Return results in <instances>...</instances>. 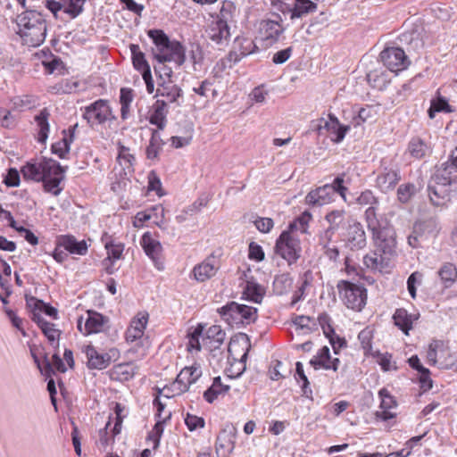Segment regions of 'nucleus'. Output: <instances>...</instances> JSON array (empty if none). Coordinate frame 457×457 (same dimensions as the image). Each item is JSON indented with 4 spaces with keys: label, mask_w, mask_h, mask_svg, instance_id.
Instances as JSON below:
<instances>
[{
    "label": "nucleus",
    "mask_w": 457,
    "mask_h": 457,
    "mask_svg": "<svg viewBox=\"0 0 457 457\" xmlns=\"http://www.w3.org/2000/svg\"><path fill=\"white\" fill-rule=\"evenodd\" d=\"M147 191L155 192L159 197L166 195V192L162 187L161 179L155 175V173H149L148 175Z\"/></svg>",
    "instance_id": "nucleus-57"
},
{
    "label": "nucleus",
    "mask_w": 457,
    "mask_h": 457,
    "mask_svg": "<svg viewBox=\"0 0 457 457\" xmlns=\"http://www.w3.org/2000/svg\"><path fill=\"white\" fill-rule=\"evenodd\" d=\"M391 259L374 250L371 253H368L363 257V263L366 268L372 270L383 271L389 268Z\"/></svg>",
    "instance_id": "nucleus-29"
},
{
    "label": "nucleus",
    "mask_w": 457,
    "mask_h": 457,
    "mask_svg": "<svg viewBox=\"0 0 457 457\" xmlns=\"http://www.w3.org/2000/svg\"><path fill=\"white\" fill-rule=\"evenodd\" d=\"M295 379L300 382L302 381V390L305 396L309 397L312 395V391L310 387V382L303 370V365L301 361L295 363Z\"/></svg>",
    "instance_id": "nucleus-48"
},
{
    "label": "nucleus",
    "mask_w": 457,
    "mask_h": 457,
    "mask_svg": "<svg viewBox=\"0 0 457 457\" xmlns=\"http://www.w3.org/2000/svg\"><path fill=\"white\" fill-rule=\"evenodd\" d=\"M26 180L42 182L45 191L58 195L62 187L61 182L64 179L63 173H22Z\"/></svg>",
    "instance_id": "nucleus-13"
},
{
    "label": "nucleus",
    "mask_w": 457,
    "mask_h": 457,
    "mask_svg": "<svg viewBox=\"0 0 457 457\" xmlns=\"http://www.w3.org/2000/svg\"><path fill=\"white\" fill-rule=\"evenodd\" d=\"M435 343L438 344V350H436V359L438 360V366L441 369H445V363L449 364L452 359V354L449 353V349L444 341L435 340Z\"/></svg>",
    "instance_id": "nucleus-50"
},
{
    "label": "nucleus",
    "mask_w": 457,
    "mask_h": 457,
    "mask_svg": "<svg viewBox=\"0 0 457 457\" xmlns=\"http://www.w3.org/2000/svg\"><path fill=\"white\" fill-rule=\"evenodd\" d=\"M439 223L436 218L419 220L413 225V233L420 237H435L439 231Z\"/></svg>",
    "instance_id": "nucleus-31"
},
{
    "label": "nucleus",
    "mask_w": 457,
    "mask_h": 457,
    "mask_svg": "<svg viewBox=\"0 0 457 457\" xmlns=\"http://www.w3.org/2000/svg\"><path fill=\"white\" fill-rule=\"evenodd\" d=\"M346 242L352 250H360L366 246V235L360 222L349 224L346 232Z\"/></svg>",
    "instance_id": "nucleus-20"
},
{
    "label": "nucleus",
    "mask_w": 457,
    "mask_h": 457,
    "mask_svg": "<svg viewBox=\"0 0 457 457\" xmlns=\"http://www.w3.org/2000/svg\"><path fill=\"white\" fill-rule=\"evenodd\" d=\"M233 48L241 53L244 57L259 51V47L255 45L253 40L243 35L235 37Z\"/></svg>",
    "instance_id": "nucleus-35"
},
{
    "label": "nucleus",
    "mask_w": 457,
    "mask_h": 457,
    "mask_svg": "<svg viewBox=\"0 0 457 457\" xmlns=\"http://www.w3.org/2000/svg\"><path fill=\"white\" fill-rule=\"evenodd\" d=\"M128 151V149L122 148L118 155V162L120 166H123V170H129L135 162V157Z\"/></svg>",
    "instance_id": "nucleus-63"
},
{
    "label": "nucleus",
    "mask_w": 457,
    "mask_h": 457,
    "mask_svg": "<svg viewBox=\"0 0 457 457\" xmlns=\"http://www.w3.org/2000/svg\"><path fill=\"white\" fill-rule=\"evenodd\" d=\"M418 315L410 314L403 308L396 309L393 315L395 325L405 335H409V331L412 328L413 321L418 320Z\"/></svg>",
    "instance_id": "nucleus-30"
},
{
    "label": "nucleus",
    "mask_w": 457,
    "mask_h": 457,
    "mask_svg": "<svg viewBox=\"0 0 457 457\" xmlns=\"http://www.w3.org/2000/svg\"><path fill=\"white\" fill-rule=\"evenodd\" d=\"M397 173H379L376 179L377 186L381 191L393 189L398 181Z\"/></svg>",
    "instance_id": "nucleus-44"
},
{
    "label": "nucleus",
    "mask_w": 457,
    "mask_h": 457,
    "mask_svg": "<svg viewBox=\"0 0 457 457\" xmlns=\"http://www.w3.org/2000/svg\"><path fill=\"white\" fill-rule=\"evenodd\" d=\"M367 80L370 87L378 90H383L388 82L385 72L378 71H370L367 74Z\"/></svg>",
    "instance_id": "nucleus-46"
},
{
    "label": "nucleus",
    "mask_w": 457,
    "mask_h": 457,
    "mask_svg": "<svg viewBox=\"0 0 457 457\" xmlns=\"http://www.w3.org/2000/svg\"><path fill=\"white\" fill-rule=\"evenodd\" d=\"M84 353L87 359V367L90 370H104L107 368L112 358L118 355V350L116 348H111L108 353H99L95 346H86Z\"/></svg>",
    "instance_id": "nucleus-14"
},
{
    "label": "nucleus",
    "mask_w": 457,
    "mask_h": 457,
    "mask_svg": "<svg viewBox=\"0 0 457 457\" xmlns=\"http://www.w3.org/2000/svg\"><path fill=\"white\" fill-rule=\"evenodd\" d=\"M15 22L18 26L17 34L29 46H39L44 43L47 24L45 15L33 8H26L17 15Z\"/></svg>",
    "instance_id": "nucleus-3"
},
{
    "label": "nucleus",
    "mask_w": 457,
    "mask_h": 457,
    "mask_svg": "<svg viewBox=\"0 0 457 457\" xmlns=\"http://www.w3.org/2000/svg\"><path fill=\"white\" fill-rule=\"evenodd\" d=\"M185 424L190 431L204 427V420L202 417L187 413L185 418Z\"/></svg>",
    "instance_id": "nucleus-60"
},
{
    "label": "nucleus",
    "mask_w": 457,
    "mask_h": 457,
    "mask_svg": "<svg viewBox=\"0 0 457 457\" xmlns=\"http://www.w3.org/2000/svg\"><path fill=\"white\" fill-rule=\"evenodd\" d=\"M379 59L392 72H399L408 68L411 62L405 52L398 46L386 47L379 54Z\"/></svg>",
    "instance_id": "nucleus-10"
},
{
    "label": "nucleus",
    "mask_w": 457,
    "mask_h": 457,
    "mask_svg": "<svg viewBox=\"0 0 457 457\" xmlns=\"http://www.w3.org/2000/svg\"><path fill=\"white\" fill-rule=\"evenodd\" d=\"M325 219L329 223V228L337 230L344 223L345 212L340 210L332 211L326 215Z\"/></svg>",
    "instance_id": "nucleus-52"
},
{
    "label": "nucleus",
    "mask_w": 457,
    "mask_h": 457,
    "mask_svg": "<svg viewBox=\"0 0 457 457\" xmlns=\"http://www.w3.org/2000/svg\"><path fill=\"white\" fill-rule=\"evenodd\" d=\"M204 51L199 43H195L191 46L190 59L193 64H202L204 62Z\"/></svg>",
    "instance_id": "nucleus-64"
},
{
    "label": "nucleus",
    "mask_w": 457,
    "mask_h": 457,
    "mask_svg": "<svg viewBox=\"0 0 457 457\" xmlns=\"http://www.w3.org/2000/svg\"><path fill=\"white\" fill-rule=\"evenodd\" d=\"M229 386L223 385L220 377L213 379L212 385L204 393V398L206 402L213 403L218 395L227 393Z\"/></svg>",
    "instance_id": "nucleus-40"
},
{
    "label": "nucleus",
    "mask_w": 457,
    "mask_h": 457,
    "mask_svg": "<svg viewBox=\"0 0 457 457\" xmlns=\"http://www.w3.org/2000/svg\"><path fill=\"white\" fill-rule=\"evenodd\" d=\"M337 287L347 308L358 312L362 310L367 301V289L364 286L340 280Z\"/></svg>",
    "instance_id": "nucleus-5"
},
{
    "label": "nucleus",
    "mask_w": 457,
    "mask_h": 457,
    "mask_svg": "<svg viewBox=\"0 0 457 457\" xmlns=\"http://www.w3.org/2000/svg\"><path fill=\"white\" fill-rule=\"evenodd\" d=\"M154 46L149 49L151 56L156 62H174L178 67L182 66L187 60L185 46L170 37L161 29H151L146 31Z\"/></svg>",
    "instance_id": "nucleus-1"
},
{
    "label": "nucleus",
    "mask_w": 457,
    "mask_h": 457,
    "mask_svg": "<svg viewBox=\"0 0 457 457\" xmlns=\"http://www.w3.org/2000/svg\"><path fill=\"white\" fill-rule=\"evenodd\" d=\"M276 16L278 19V21L266 20L261 23V32L263 35V39L269 40L270 44L278 41L284 31L280 25V21H282L280 15L276 14Z\"/></svg>",
    "instance_id": "nucleus-23"
},
{
    "label": "nucleus",
    "mask_w": 457,
    "mask_h": 457,
    "mask_svg": "<svg viewBox=\"0 0 457 457\" xmlns=\"http://www.w3.org/2000/svg\"><path fill=\"white\" fill-rule=\"evenodd\" d=\"M244 295L246 299L255 303H261L265 295V289L262 286L253 280H247L244 288Z\"/></svg>",
    "instance_id": "nucleus-38"
},
{
    "label": "nucleus",
    "mask_w": 457,
    "mask_h": 457,
    "mask_svg": "<svg viewBox=\"0 0 457 457\" xmlns=\"http://www.w3.org/2000/svg\"><path fill=\"white\" fill-rule=\"evenodd\" d=\"M49 116L50 113L46 108L42 109L39 113L35 116V121L39 128L37 141L42 144L46 143L48 137L50 130V125L48 122Z\"/></svg>",
    "instance_id": "nucleus-36"
},
{
    "label": "nucleus",
    "mask_w": 457,
    "mask_h": 457,
    "mask_svg": "<svg viewBox=\"0 0 457 457\" xmlns=\"http://www.w3.org/2000/svg\"><path fill=\"white\" fill-rule=\"evenodd\" d=\"M344 179L340 178L335 179L333 184H326L323 187H320L318 189L320 195L323 197L326 203H328L331 199L332 195L335 192L340 194V195L345 199V191L347 190L345 187L343 186Z\"/></svg>",
    "instance_id": "nucleus-34"
},
{
    "label": "nucleus",
    "mask_w": 457,
    "mask_h": 457,
    "mask_svg": "<svg viewBox=\"0 0 457 457\" xmlns=\"http://www.w3.org/2000/svg\"><path fill=\"white\" fill-rule=\"evenodd\" d=\"M27 305L29 308H34L35 310H38L39 312H44L45 314L52 317L53 319H58V311L56 308L51 306L48 303H46L44 301L39 300L34 296L26 297Z\"/></svg>",
    "instance_id": "nucleus-41"
},
{
    "label": "nucleus",
    "mask_w": 457,
    "mask_h": 457,
    "mask_svg": "<svg viewBox=\"0 0 457 457\" xmlns=\"http://www.w3.org/2000/svg\"><path fill=\"white\" fill-rule=\"evenodd\" d=\"M154 46L149 49L151 56L156 62H174L178 67L182 66L187 60L185 46L170 37L161 29H151L146 31Z\"/></svg>",
    "instance_id": "nucleus-2"
},
{
    "label": "nucleus",
    "mask_w": 457,
    "mask_h": 457,
    "mask_svg": "<svg viewBox=\"0 0 457 457\" xmlns=\"http://www.w3.org/2000/svg\"><path fill=\"white\" fill-rule=\"evenodd\" d=\"M375 250L392 259L395 254V232L390 226H383L371 231Z\"/></svg>",
    "instance_id": "nucleus-9"
},
{
    "label": "nucleus",
    "mask_w": 457,
    "mask_h": 457,
    "mask_svg": "<svg viewBox=\"0 0 457 457\" xmlns=\"http://www.w3.org/2000/svg\"><path fill=\"white\" fill-rule=\"evenodd\" d=\"M80 110L83 111L82 118L91 128L95 125H102L107 121L116 120V116L112 112L109 101L106 99H97Z\"/></svg>",
    "instance_id": "nucleus-7"
},
{
    "label": "nucleus",
    "mask_w": 457,
    "mask_h": 457,
    "mask_svg": "<svg viewBox=\"0 0 457 457\" xmlns=\"http://www.w3.org/2000/svg\"><path fill=\"white\" fill-rule=\"evenodd\" d=\"M430 102L438 112L452 113L455 112V109L449 104L448 100L439 93H437L436 97L433 98Z\"/></svg>",
    "instance_id": "nucleus-56"
},
{
    "label": "nucleus",
    "mask_w": 457,
    "mask_h": 457,
    "mask_svg": "<svg viewBox=\"0 0 457 457\" xmlns=\"http://www.w3.org/2000/svg\"><path fill=\"white\" fill-rule=\"evenodd\" d=\"M207 37L217 46H228L230 38V27L225 22L212 21L205 29Z\"/></svg>",
    "instance_id": "nucleus-16"
},
{
    "label": "nucleus",
    "mask_w": 457,
    "mask_h": 457,
    "mask_svg": "<svg viewBox=\"0 0 457 457\" xmlns=\"http://www.w3.org/2000/svg\"><path fill=\"white\" fill-rule=\"evenodd\" d=\"M449 174L450 173H434L431 176L428 183H433L437 187H444L449 188V186L452 183V179L449 177Z\"/></svg>",
    "instance_id": "nucleus-61"
},
{
    "label": "nucleus",
    "mask_w": 457,
    "mask_h": 457,
    "mask_svg": "<svg viewBox=\"0 0 457 457\" xmlns=\"http://www.w3.org/2000/svg\"><path fill=\"white\" fill-rule=\"evenodd\" d=\"M292 279L288 274H280L275 277L273 281L274 291L278 295H283L290 287Z\"/></svg>",
    "instance_id": "nucleus-51"
},
{
    "label": "nucleus",
    "mask_w": 457,
    "mask_h": 457,
    "mask_svg": "<svg viewBox=\"0 0 457 457\" xmlns=\"http://www.w3.org/2000/svg\"><path fill=\"white\" fill-rule=\"evenodd\" d=\"M318 4L312 0H294L292 21L302 19L309 14L316 12Z\"/></svg>",
    "instance_id": "nucleus-32"
},
{
    "label": "nucleus",
    "mask_w": 457,
    "mask_h": 457,
    "mask_svg": "<svg viewBox=\"0 0 457 457\" xmlns=\"http://www.w3.org/2000/svg\"><path fill=\"white\" fill-rule=\"evenodd\" d=\"M407 152L412 158L420 160L432 154V148L425 140L413 137L408 143Z\"/></svg>",
    "instance_id": "nucleus-25"
},
{
    "label": "nucleus",
    "mask_w": 457,
    "mask_h": 457,
    "mask_svg": "<svg viewBox=\"0 0 457 457\" xmlns=\"http://www.w3.org/2000/svg\"><path fill=\"white\" fill-rule=\"evenodd\" d=\"M43 334L46 337L51 345H55L57 347L59 345V337L61 335V330L57 329L53 323L45 324V326L40 328Z\"/></svg>",
    "instance_id": "nucleus-53"
},
{
    "label": "nucleus",
    "mask_w": 457,
    "mask_h": 457,
    "mask_svg": "<svg viewBox=\"0 0 457 457\" xmlns=\"http://www.w3.org/2000/svg\"><path fill=\"white\" fill-rule=\"evenodd\" d=\"M344 112L345 114H349L352 117L350 123L347 124L350 125V128L352 126L357 128L365 123L353 105L344 108Z\"/></svg>",
    "instance_id": "nucleus-62"
},
{
    "label": "nucleus",
    "mask_w": 457,
    "mask_h": 457,
    "mask_svg": "<svg viewBox=\"0 0 457 457\" xmlns=\"http://www.w3.org/2000/svg\"><path fill=\"white\" fill-rule=\"evenodd\" d=\"M105 248L107 250L108 256L104 260V264L107 262H111L112 259L114 261L120 259L124 250V245L122 244H113L111 242L105 244Z\"/></svg>",
    "instance_id": "nucleus-55"
},
{
    "label": "nucleus",
    "mask_w": 457,
    "mask_h": 457,
    "mask_svg": "<svg viewBox=\"0 0 457 457\" xmlns=\"http://www.w3.org/2000/svg\"><path fill=\"white\" fill-rule=\"evenodd\" d=\"M226 337L225 331L219 325H212L205 331L203 337V346L209 348V350L218 349Z\"/></svg>",
    "instance_id": "nucleus-22"
},
{
    "label": "nucleus",
    "mask_w": 457,
    "mask_h": 457,
    "mask_svg": "<svg viewBox=\"0 0 457 457\" xmlns=\"http://www.w3.org/2000/svg\"><path fill=\"white\" fill-rule=\"evenodd\" d=\"M108 322V317L96 311L88 310L85 322L83 323V317H80L78 320L77 328L80 333L88 336L103 332L107 327Z\"/></svg>",
    "instance_id": "nucleus-11"
},
{
    "label": "nucleus",
    "mask_w": 457,
    "mask_h": 457,
    "mask_svg": "<svg viewBox=\"0 0 457 457\" xmlns=\"http://www.w3.org/2000/svg\"><path fill=\"white\" fill-rule=\"evenodd\" d=\"M235 436L231 432L223 429L216 439L215 449L218 457H228L234 448Z\"/></svg>",
    "instance_id": "nucleus-26"
},
{
    "label": "nucleus",
    "mask_w": 457,
    "mask_h": 457,
    "mask_svg": "<svg viewBox=\"0 0 457 457\" xmlns=\"http://www.w3.org/2000/svg\"><path fill=\"white\" fill-rule=\"evenodd\" d=\"M140 244L145 253V254L154 262L155 267L158 270H162V262H160L161 253L162 246L161 243L154 239L150 232H145L142 237Z\"/></svg>",
    "instance_id": "nucleus-18"
},
{
    "label": "nucleus",
    "mask_w": 457,
    "mask_h": 457,
    "mask_svg": "<svg viewBox=\"0 0 457 457\" xmlns=\"http://www.w3.org/2000/svg\"><path fill=\"white\" fill-rule=\"evenodd\" d=\"M236 11V6L231 1H223L222 5L220 9L219 13L216 14L215 21L225 22V24H228V22L233 18V13Z\"/></svg>",
    "instance_id": "nucleus-47"
},
{
    "label": "nucleus",
    "mask_w": 457,
    "mask_h": 457,
    "mask_svg": "<svg viewBox=\"0 0 457 457\" xmlns=\"http://www.w3.org/2000/svg\"><path fill=\"white\" fill-rule=\"evenodd\" d=\"M379 398L381 399L379 409H393L396 407L395 398L389 394L386 388H382L378 392Z\"/></svg>",
    "instance_id": "nucleus-58"
},
{
    "label": "nucleus",
    "mask_w": 457,
    "mask_h": 457,
    "mask_svg": "<svg viewBox=\"0 0 457 457\" xmlns=\"http://www.w3.org/2000/svg\"><path fill=\"white\" fill-rule=\"evenodd\" d=\"M183 90L173 81L157 82V89L155 96H162L168 99L169 103L180 106L183 99Z\"/></svg>",
    "instance_id": "nucleus-19"
},
{
    "label": "nucleus",
    "mask_w": 457,
    "mask_h": 457,
    "mask_svg": "<svg viewBox=\"0 0 457 457\" xmlns=\"http://www.w3.org/2000/svg\"><path fill=\"white\" fill-rule=\"evenodd\" d=\"M428 191L431 203L434 205L440 206L444 204L445 200L447 198L449 188L428 183Z\"/></svg>",
    "instance_id": "nucleus-42"
},
{
    "label": "nucleus",
    "mask_w": 457,
    "mask_h": 457,
    "mask_svg": "<svg viewBox=\"0 0 457 457\" xmlns=\"http://www.w3.org/2000/svg\"><path fill=\"white\" fill-rule=\"evenodd\" d=\"M221 319L231 327L240 328L250 325L257 320L258 310L255 307L230 302L218 309Z\"/></svg>",
    "instance_id": "nucleus-4"
},
{
    "label": "nucleus",
    "mask_w": 457,
    "mask_h": 457,
    "mask_svg": "<svg viewBox=\"0 0 457 457\" xmlns=\"http://www.w3.org/2000/svg\"><path fill=\"white\" fill-rule=\"evenodd\" d=\"M220 268V262L213 253L206 257L192 270L193 276L198 282H204L215 276Z\"/></svg>",
    "instance_id": "nucleus-15"
},
{
    "label": "nucleus",
    "mask_w": 457,
    "mask_h": 457,
    "mask_svg": "<svg viewBox=\"0 0 457 457\" xmlns=\"http://www.w3.org/2000/svg\"><path fill=\"white\" fill-rule=\"evenodd\" d=\"M149 314L146 312H138L130 321L125 332V339L129 344L135 343L137 346L144 345V335L148 323Z\"/></svg>",
    "instance_id": "nucleus-12"
},
{
    "label": "nucleus",
    "mask_w": 457,
    "mask_h": 457,
    "mask_svg": "<svg viewBox=\"0 0 457 457\" xmlns=\"http://www.w3.org/2000/svg\"><path fill=\"white\" fill-rule=\"evenodd\" d=\"M57 246L69 252L71 254L86 255L88 246L85 240L78 241L72 235H62L57 238Z\"/></svg>",
    "instance_id": "nucleus-21"
},
{
    "label": "nucleus",
    "mask_w": 457,
    "mask_h": 457,
    "mask_svg": "<svg viewBox=\"0 0 457 457\" xmlns=\"http://www.w3.org/2000/svg\"><path fill=\"white\" fill-rule=\"evenodd\" d=\"M328 120L320 118L312 120L310 129L318 135H322L323 130H326L331 141L339 144L350 130V125L341 123L334 113H328Z\"/></svg>",
    "instance_id": "nucleus-6"
},
{
    "label": "nucleus",
    "mask_w": 457,
    "mask_h": 457,
    "mask_svg": "<svg viewBox=\"0 0 457 457\" xmlns=\"http://www.w3.org/2000/svg\"><path fill=\"white\" fill-rule=\"evenodd\" d=\"M190 369L188 367H185L181 370L179 374L177 376L176 382L179 384L181 386L179 387L180 391L185 392L187 391L189 386L192 385L190 380Z\"/></svg>",
    "instance_id": "nucleus-59"
},
{
    "label": "nucleus",
    "mask_w": 457,
    "mask_h": 457,
    "mask_svg": "<svg viewBox=\"0 0 457 457\" xmlns=\"http://www.w3.org/2000/svg\"><path fill=\"white\" fill-rule=\"evenodd\" d=\"M309 363L315 370L323 369L337 371L341 361L338 358H332L329 348L325 345L317 352V353L310 360Z\"/></svg>",
    "instance_id": "nucleus-17"
},
{
    "label": "nucleus",
    "mask_w": 457,
    "mask_h": 457,
    "mask_svg": "<svg viewBox=\"0 0 457 457\" xmlns=\"http://www.w3.org/2000/svg\"><path fill=\"white\" fill-rule=\"evenodd\" d=\"M365 219L368 225V228L370 231L376 230L377 228L383 227L378 219L376 205H371L366 209Z\"/></svg>",
    "instance_id": "nucleus-54"
},
{
    "label": "nucleus",
    "mask_w": 457,
    "mask_h": 457,
    "mask_svg": "<svg viewBox=\"0 0 457 457\" xmlns=\"http://www.w3.org/2000/svg\"><path fill=\"white\" fill-rule=\"evenodd\" d=\"M129 50L131 53V62L133 68L138 71L141 76L152 72L151 66L145 58L144 52L140 50V47L137 44H130Z\"/></svg>",
    "instance_id": "nucleus-24"
},
{
    "label": "nucleus",
    "mask_w": 457,
    "mask_h": 457,
    "mask_svg": "<svg viewBox=\"0 0 457 457\" xmlns=\"http://www.w3.org/2000/svg\"><path fill=\"white\" fill-rule=\"evenodd\" d=\"M275 252L289 264L295 262L302 252L300 239L296 233L290 229L283 231L276 241Z\"/></svg>",
    "instance_id": "nucleus-8"
},
{
    "label": "nucleus",
    "mask_w": 457,
    "mask_h": 457,
    "mask_svg": "<svg viewBox=\"0 0 457 457\" xmlns=\"http://www.w3.org/2000/svg\"><path fill=\"white\" fill-rule=\"evenodd\" d=\"M312 220V214L309 212H303L295 221L290 223L288 229L295 233L299 230L304 234L307 232V226Z\"/></svg>",
    "instance_id": "nucleus-49"
},
{
    "label": "nucleus",
    "mask_w": 457,
    "mask_h": 457,
    "mask_svg": "<svg viewBox=\"0 0 457 457\" xmlns=\"http://www.w3.org/2000/svg\"><path fill=\"white\" fill-rule=\"evenodd\" d=\"M167 103L164 100H157L148 119L150 124L156 126L160 130H163L167 124Z\"/></svg>",
    "instance_id": "nucleus-28"
},
{
    "label": "nucleus",
    "mask_w": 457,
    "mask_h": 457,
    "mask_svg": "<svg viewBox=\"0 0 457 457\" xmlns=\"http://www.w3.org/2000/svg\"><path fill=\"white\" fill-rule=\"evenodd\" d=\"M168 62H161L154 64V71L157 77V82L172 81V68L167 65Z\"/></svg>",
    "instance_id": "nucleus-45"
},
{
    "label": "nucleus",
    "mask_w": 457,
    "mask_h": 457,
    "mask_svg": "<svg viewBox=\"0 0 457 457\" xmlns=\"http://www.w3.org/2000/svg\"><path fill=\"white\" fill-rule=\"evenodd\" d=\"M204 327L202 324H198L195 328H191L188 331V344L187 348L189 352H199L203 345V335Z\"/></svg>",
    "instance_id": "nucleus-39"
},
{
    "label": "nucleus",
    "mask_w": 457,
    "mask_h": 457,
    "mask_svg": "<svg viewBox=\"0 0 457 457\" xmlns=\"http://www.w3.org/2000/svg\"><path fill=\"white\" fill-rule=\"evenodd\" d=\"M78 128V123L69 128V137L66 135L61 140L54 143L51 146L52 153L63 158L70 151L71 144L74 139L75 130Z\"/></svg>",
    "instance_id": "nucleus-33"
},
{
    "label": "nucleus",
    "mask_w": 457,
    "mask_h": 457,
    "mask_svg": "<svg viewBox=\"0 0 457 457\" xmlns=\"http://www.w3.org/2000/svg\"><path fill=\"white\" fill-rule=\"evenodd\" d=\"M54 368L62 373H64L67 370V368L65 367L62 360L59 356L58 353H54L52 357V361H50L47 358V355L46 354L44 356V372L47 377H50L52 374L54 373Z\"/></svg>",
    "instance_id": "nucleus-43"
},
{
    "label": "nucleus",
    "mask_w": 457,
    "mask_h": 457,
    "mask_svg": "<svg viewBox=\"0 0 457 457\" xmlns=\"http://www.w3.org/2000/svg\"><path fill=\"white\" fill-rule=\"evenodd\" d=\"M437 273L445 288L451 287L457 279V268L451 262L443 264Z\"/></svg>",
    "instance_id": "nucleus-37"
},
{
    "label": "nucleus",
    "mask_w": 457,
    "mask_h": 457,
    "mask_svg": "<svg viewBox=\"0 0 457 457\" xmlns=\"http://www.w3.org/2000/svg\"><path fill=\"white\" fill-rule=\"evenodd\" d=\"M40 170L36 166V164L28 163L27 166H23L18 170L14 167H10L6 169L5 171H65L64 168L60 165V163L54 159L44 158L43 161L39 163Z\"/></svg>",
    "instance_id": "nucleus-27"
}]
</instances>
